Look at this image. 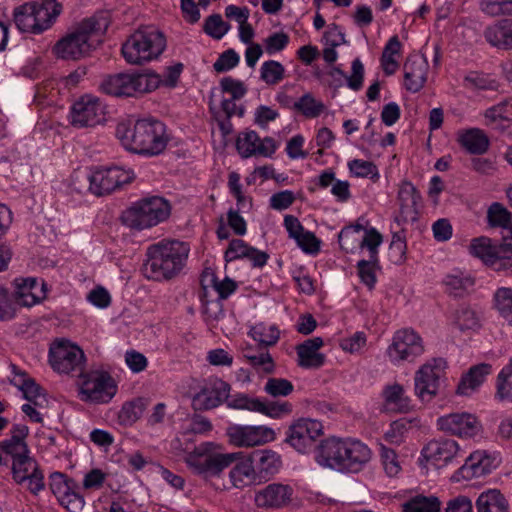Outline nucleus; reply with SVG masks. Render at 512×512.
Returning <instances> with one entry per match:
<instances>
[{"instance_id":"nucleus-26","label":"nucleus","mask_w":512,"mask_h":512,"mask_svg":"<svg viewBox=\"0 0 512 512\" xmlns=\"http://www.w3.org/2000/svg\"><path fill=\"white\" fill-rule=\"evenodd\" d=\"M420 196L410 182H402L398 189L399 213L395 217L398 225L417 220V202Z\"/></svg>"},{"instance_id":"nucleus-4","label":"nucleus","mask_w":512,"mask_h":512,"mask_svg":"<svg viewBox=\"0 0 512 512\" xmlns=\"http://www.w3.org/2000/svg\"><path fill=\"white\" fill-rule=\"evenodd\" d=\"M166 48V38L157 28L141 27L122 45L124 59L132 65H142L157 59Z\"/></svg>"},{"instance_id":"nucleus-2","label":"nucleus","mask_w":512,"mask_h":512,"mask_svg":"<svg viewBox=\"0 0 512 512\" xmlns=\"http://www.w3.org/2000/svg\"><path fill=\"white\" fill-rule=\"evenodd\" d=\"M190 252L185 242L161 241L148 247L143 265L144 275L151 280H170L184 268Z\"/></svg>"},{"instance_id":"nucleus-23","label":"nucleus","mask_w":512,"mask_h":512,"mask_svg":"<svg viewBox=\"0 0 512 512\" xmlns=\"http://www.w3.org/2000/svg\"><path fill=\"white\" fill-rule=\"evenodd\" d=\"M345 439L329 437L320 442L316 449V462L327 468L343 472Z\"/></svg>"},{"instance_id":"nucleus-40","label":"nucleus","mask_w":512,"mask_h":512,"mask_svg":"<svg viewBox=\"0 0 512 512\" xmlns=\"http://www.w3.org/2000/svg\"><path fill=\"white\" fill-rule=\"evenodd\" d=\"M495 398L499 402H512V359L497 376Z\"/></svg>"},{"instance_id":"nucleus-17","label":"nucleus","mask_w":512,"mask_h":512,"mask_svg":"<svg viewBox=\"0 0 512 512\" xmlns=\"http://www.w3.org/2000/svg\"><path fill=\"white\" fill-rule=\"evenodd\" d=\"M229 441L237 447L265 445L276 439V432L266 425H233L227 429Z\"/></svg>"},{"instance_id":"nucleus-36","label":"nucleus","mask_w":512,"mask_h":512,"mask_svg":"<svg viewBox=\"0 0 512 512\" xmlns=\"http://www.w3.org/2000/svg\"><path fill=\"white\" fill-rule=\"evenodd\" d=\"M402 44L397 35L392 36L386 43L381 55V67L387 76L393 75L399 63L396 56L401 54Z\"/></svg>"},{"instance_id":"nucleus-21","label":"nucleus","mask_w":512,"mask_h":512,"mask_svg":"<svg viewBox=\"0 0 512 512\" xmlns=\"http://www.w3.org/2000/svg\"><path fill=\"white\" fill-rule=\"evenodd\" d=\"M14 303L22 307H32L46 297L45 283L37 278H16L13 281Z\"/></svg>"},{"instance_id":"nucleus-64","label":"nucleus","mask_w":512,"mask_h":512,"mask_svg":"<svg viewBox=\"0 0 512 512\" xmlns=\"http://www.w3.org/2000/svg\"><path fill=\"white\" fill-rule=\"evenodd\" d=\"M73 486H76L75 482L68 479L63 473L54 472L50 475V489L57 499L70 491Z\"/></svg>"},{"instance_id":"nucleus-11","label":"nucleus","mask_w":512,"mask_h":512,"mask_svg":"<svg viewBox=\"0 0 512 512\" xmlns=\"http://www.w3.org/2000/svg\"><path fill=\"white\" fill-rule=\"evenodd\" d=\"M116 137L126 150L147 156L162 153L169 141L165 130H116Z\"/></svg>"},{"instance_id":"nucleus-8","label":"nucleus","mask_w":512,"mask_h":512,"mask_svg":"<svg viewBox=\"0 0 512 512\" xmlns=\"http://www.w3.org/2000/svg\"><path fill=\"white\" fill-rule=\"evenodd\" d=\"M78 397L83 402L106 404L117 392L113 377L103 370L83 372L77 382Z\"/></svg>"},{"instance_id":"nucleus-51","label":"nucleus","mask_w":512,"mask_h":512,"mask_svg":"<svg viewBox=\"0 0 512 512\" xmlns=\"http://www.w3.org/2000/svg\"><path fill=\"white\" fill-rule=\"evenodd\" d=\"M226 404L231 409L248 410L258 413L260 398L252 397L245 393H236L227 396Z\"/></svg>"},{"instance_id":"nucleus-55","label":"nucleus","mask_w":512,"mask_h":512,"mask_svg":"<svg viewBox=\"0 0 512 512\" xmlns=\"http://www.w3.org/2000/svg\"><path fill=\"white\" fill-rule=\"evenodd\" d=\"M350 172L356 177H367L377 181L380 177L377 166L366 160L354 159L348 164Z\"/></svg>"},{"instance_id":"nucleus-14","label":"nucleus","mask_w":512,"mask_h":512,"mask_svg":"<svg viewBox=\"0 0 512 512\" xmlns=\"http://www.w3.org/2000/svg\"><path fill=\"white\" fill-rule=\"evenodd\" d=\"M235 460L234 454L210 453L205 445H200L189 453L185 462L194 473L204 477L219 475Z\"/></svg>"},{"instance_id":"nucleus-38","label":"nucleus","mask_w":512,"mask_h":512,"mask_svg":"<svg viewBox=\"0 0 512 512\" xmlns=\"http://www.w3.org/2000/svg\"><path fill=\"white\" fill-rule=\"evenodd\" d=\"M446 290L454 296H462L474 285V279L460 270H454L443 279Z\"/></svg>"},{"instance_id":"nucleus-22","label":"nucleus","mask_w":512,"mask_h":512,"mask_svg":"<svg viewBox=\"0 0 512 512\" xmlns=\"http://www.w3.org/2000/svg\"><path fill=\"white\" fill-rule=\"evenodd\" d=\"M236 148L243 158H249L253 155L271 157L276 150V144L272 138L260 139L254 130H250L238 135Z\"/></svg>"},{"instance_id":"nucleus-35","label":"nucleus","mask_w":512,"mask_h":512,"mask_svg":"<svg viewBox=\"0 0 512 512\" xmlns=\"http://www.w3.org/2000/svg\"><path fill=\"white\" fill-rule=\"evenodd\" d=\"M458 142L471 154H483L489 148V139L482 130H463L458 135Z\"/></svg>"},{"instance_id":"nucleus-58","label":"nucleus","mask_w":512,"mask_h":512,"mask_svg":"<svg viewBox=\"0 0 512 512\" xmlns=\"http://www.w3.org/2000/svg\"><path fill=\"white\" fill-rule=\"evenodd\" d=\"M377 264L378 259L374 260L372 258H369V260H360L357 263L358 275L361 282L370 290L374 288L377 281L375 274Z\"/></svg>"},{"instance_id":"nucleus-19","label":"nucleus","mask_w":512,"mask_h":512,"mask_svg":"<svg viewBox=\"0 0 512 512\" xmlns=\"http://www.w3.org/2000/svg\"><path fill=\"white\" fill-rule=\"evenodd\" d=\"M72 124L86 128L104 125L106 111L99 99L85 95L76 101L71 110Z\"/></svg>"},{"instance_id":"nucleus-33","label":"nucleus","mask_w":512,"mask_h":512,"mask_svg":"<svg viewBox=\"0 0 512 512\" xmlns=\"http://www.w3.org/2000/svg\"><path fill=\"white\" fill-rule=\"evenodd\" d=\"M251 464L260 474L272 475L276 473L282 462L280 455L270 449L254 451L251 455Z\"/></svg>"},{"instance_id":"nucleus-7","label":"nucleus","mask_w":512,"mask_h":512,"mask_svg":"<svg viewBox=\"0 0 512 512\" xmlns=\"http://www.w3.org/2000/svg\"><path fill=\"white\" fill-rule=\"evenodd\" d=\"M62 12L60 3H25L14 10V22L21 32L40 34L52 26Z\"/></svg>"},{"instance_id":"nucleus-45","label":"nucleus","mask_w":512,"mask_h":512,"mask_svg":"<svg viewBox=\"0 0 512 512\" xmlns=\"http://www.w3.org/2000/svg\"><path fill=\"white\" fill-rule=\"evenodd\" d=\"M293 412V405L288 401H265L260 399L258 413L271 419L279 420Z\"/></svg>"},{"instance_id":"nucleus-56","label":"nucleus","mask_w":512,"mask_h":512,"mask_svg":"<svg viewBox=\"0 0 512 512\" xmlns=\"http://www.w3.org/2000/svg\"><path fill=\"white\" fill-rule=\"evenodd\" d=\"M464 85L469 89L479 90H494L497 88V83L490 76L472 71L464 78Z\"/></svg>"},{"instance_id":"nucleus-20","label":"nucleus","mask_w":512,"mask_h":512,"mask_svg":"<svg viewBox=\"0 0 512 512\" xmlns=\"http://www.w3.org/2000/svg\"><path fill=\"white\" fill-rule=\"evenodd\" d=\"M230 389V385L221 379L209 380L193 397V406L198 410L216 408L226 402Z\"/></svg>"},{"instance_id":"nucleus-63","label":"nucleus","mask_w":512,"mask_h":512,"mask_svg":"<svg viewBox=\"0 0 512 512\" xmlns=\"http://www.w3.org/2000/svg\"><path fill=\"white\" fill-rule=\"evenodd\" d=\"M382 241V235L375 228H370L365 230L364 236H361V248L366 247L370 258L376 260L378 259V247Z\"/></svg>"},{"instance_id":"nucleus-25","label":"nucleus","mask_w":512,"mask_h":512,"mask_svg":"<svg viewBox=\"0 0 512 512\" xmlns=\"http://www.w3.org/2000/svg\"><path fill=\"white\" fill-rule=\"evenodd\" d=\"M403 69L405 88L413 93L422 89L429 69L427 59L423 55H411L406 59Z\"/></svg>"},{"instance_id":"nucleus-5","label":"nucleus","mask_w":512,"mask_h":512,"mask_svg":"<svg viewBox=\"0 0 512 512\" xmlns=\"http://www.w3.org/2000/svg\"><path fill=\"white\" fill-rule=\"evenodd\" d=\"M170 205L162 197L153 196L141 199L122 214L124 225L135 230H144L158 225L170 215Z\"/></svg>"},{"instance_id":"nucleus-44","label":"nucleus","mask_w":512,"mask_h":512,"mask_svg":"<svg viewBox=\"0 0 512 512\" xmlns=\"http://www.w3.org/2000/svg\"><path fill=\"white\" fill-rule=\"evenodd\" d=\"M249 334L255 341L264 346H273L280 338V330L274 324H256L250 329Z\"/></svg>"},{"instance_id":"nucleus-1","label":"nucleus","mask_w":512,"mask_h":512,"mask_svg":"<svg viewBox=\"0 0 512 512\" xmlns=\"http://www.w3.org/2000/svg\"><path fill=\"white\" fill-rule=\"evenodd\" d=\"M422 456L435 465L460 463L458 473L462 478H480L490 473L493 468L491 458L485 451H476L466 457V452L452 439L432 440L423 449Z\"/></svg>"},{"instance_id":"nucleus-61","label":"nucleus","mask_w":512,"mask_h":512,"mask_svg":"<svg viewBox=\"0 0 512 512\" xmlns=\"http://www.w3.org/2000/svg\"><path fill=\"white\" fill-rule=\"evenodd\" d=\"M294 106L306 117H317L324 109L323 104L313 98L310 94L303 95L297 102H295Z\"/></svg>"},{"instance_id":"nucleus-28","label":"nucleus","mask_w":512,"mask_h":512,"mask_svg":"<svg viewBox=\"0 0 512 512\" xmlns=\"http://www.w3.org/2000/svg\"><path fill=\"white\" fill-rule=\"evenodd\" d=\"M224 257L227 262L237 259H247L251 262L253 267L257 268H262L269 259V255L266 252L249 246L241 239H233L230 241Z\"/></svg>"},{"instance_id":"nucleus-50","label":"nucleus","mask_w":512,"mask_h":512,"mask_svg":"<svg viewBox=\"0 0 512 512\" xmlns=\"http://www.w3.org/2000/svg\"><path fill=\"white\" fill-rule=\"evenodd\" d=\"M254 468L248 462L236 464L229 472L232 485L236 488H243L253 480Z\"/></svg>"},{"instance_id":"nucleus-48","label":"nucleus","mask_w":512,"mask_h":512,"mask_svg":"<svg viewBox=\"0 0 512 512\" xmlns=\"http://www.w3.org/2000/svg\"><path fill=\"white\" fill-rule=\"evenodd\" d=\"M494 305L499 315L512 326V288H498L494 294Z\"/></svg>"},{"instance_id":"nucleus-6","label":"nucleus","mask_w":512,"mask_h":512,"mask_svg":"<svg viewBox=\"0 0 512 512\" xmlns=\"http://www.w3.org/2000/svg\"><path fill=\"white\" fill-rule=\"evenodd\" d=\"M10 438L0 442L1 451L10 457L12 462L13 478L18 483H23L28 469L34 467V458L30 455V449L26 438L29 428L24 424H14L10 431Z\"/></svg>"},{"instance_id":"nucleus-60","label":"nucleus","mask_w":512,"mask_h":512,"mask_svg":"<svg viewBox=\"0 0 512 512\" xmlns=\"http://www.w3.org/2000/svg\"><path fill=\"white\" fill-rule=\"evenodd\" d=\"M230 29V25L223 21L221 15L209 16L204 24V31L214 39H221Z\"/></svg>"},{"instance_id":"nucleus-37","label":"nucleus","mask_w":512,"mask_h":512,"mask_svg":"<svg viewBox=\"0 0 512 512\" xmlns=\"http://www.w3.org/2000/svg\"><path fill=\"white\" fill-rule=\"evenodd\" d=\"M243 357L258 373L270 374L275 370V363L268 351H256L251 347L242 349Z\"/></svg>"},{"instance_id":"nucleus-10","label":"nucleus","mask_w":512,"mask_h":512,"mask_svg":"<svg viewBox=\"0 0 512 512\" xmlns=\"http://www.w3.org/2000/svg\"><path fill=\"white\" fill-rule=\"evenodd\" d=\"M160 79L156 75L142 73H118L109 75L101 83V89L113 96H134L150 92L158 87Z\"/></svg>"},{"instance_id":"nucleus-49","label":"nucleus","mask_w":512,"mask_h":512,"mask_svg":"<svg viewBox=\"0 0 512 512\" xmlns=\"http://www.w3.org/2000/svg\"><path fill=\"white\" fill-rule=\"evenodd\" d=\"M285 77L284 66L275 60H268L262 63L260 68V79L267 85H275Z\"/></svg>"},{"instance_id":"nucleus-15","label":"nucleus","mask_w":512,"mask_h":512,"mask_svg":"<svg viewBox=\"0 0 512 512\" xmlns=\"http://www.w3.org/2000/svg\"><path fill=\"white\" fill-rule=\"evenodd\" d=\"M323 434L320 421L299 418L291 423L287 431L286 443L302 454L309 453L317 439Z\"/></svg>"},{"instance_id":"nucleus-29","label":"nucleus","mask_w":512,"mask_h":512,"mask_svg":"<svg viewBox=\"0 0 512 512\" xmlns=\"http://www.w3.org/2000/svg\"><path fill=\"white\" fill-rule=\"evenodd\" d=\"M324 342L321 337L305 340L296 347L297 363L305 369L320 368L325 362V355L319 352Z\"/></svg>"},{"instance_id":"nucleus-62","label":"nucleus","mask_w":512,"mask_h":512,"mask_svg":"<svg viewBox=\"0 0 512 512\" xmlns=\"http://www.w3.org/2000/svg\"><path fill=\"white\" fill-rule=\"evenodd\" d=\"M58 501L69 512H82L85 506L84 497L76 491L75 486L70 488V491L61 496Z\"/></svg>"},{"instance_id":"nucleus-41","label":"nucleus","mask_w":512,"mask_h":512,"mask_svg":"<svg viewBox=\"0 0 512 512\" xmlns=\"http://www.w3.org/2000/svg\"><path fill=\"white\" fill-rule=\"evenodd\" d=\"M499 249L500 246L493 245L491 239L484 236L474 238L469 246L470 253L481 259L486 265L495 259L494 257Z\"/></svg>"},{"instance_id":"nucleus-31","label":"nucleus","mask_w":512,"mask_h":512,"mask_svg":"<svg viewBox=\"0 0 512 512\" xmlns=\"http://www.w3.org/2000/svg\"><path fill=\"white\" fill-rule=\"evenodd\" d=\"M484 38L493 47L512 50V20H501L488 26Z\"/></svg>"},{"instance_id":"nucleus-30","label":"nucleus","mask_w":512,"mask_h":512,"mask_svg":"<svg viewBox=\"0 0 512 512\" xmlns=\"http://www.w3.org/2000/svg\"><path fill=\"white\" fill-rule=\"evenodd\" d=\"M491 372L492 366L487 363L472 366L467 373L462 376L457 386V394L462 396L471 395L485 382Z\"/></svg>"},{"instance_id":"nucleus-46","label":"nucleus","mask_w":512,"mask_h":512,"mask_svg":"<svg viewBox=\"0 0 512 512\" xmlns=\"http://www.w3.org/2000/svg\"><path fill=\"white\" fill-rule=\"evenodd\" d=\"M363 230L364 228L360 224L343 228L338 235V241L342 250L347 253H353L358 247H361V232Z\"/></svg>"},{"instance_id":"nucleus-47","label":"nucleus","mask_w":512,"mask_h":512,"mask_svg":"<svg viewBox=\"0 0 512 512\" xmlns=\"http://www.w3.org/2000/svg\"><path fill=\"white\" fill-rule=\"evenodd\" d=\"M145 405L142 399H134L125 402L118 413V420L121 425L131 426L142 416Z\"/></svg>"},{"instance_id":"nucleus-24","label":"nucleus","mask_w":512,"mask_h":512,"mask_svg":"<svg viewBox=\"0 0 512 512\" xmlns=\"http://www.w3.org/2000/svg\"><path fill=\"white\" fill-rule=\"evenodd\" d=\"M293 488L288 484L271 483L255 493L254 501L259 508H282L290 503Z\"/></svg>"},{"instance_id":"nucleus-57","label":"nucleus","mask_w":512,"mask_h":512,"mask_svg":"<svg viewBox=\"0 0 512 512\" xmlns=\"http://www.w3.org/2000/svg\"><path fill=\"white\" fill-rule=\"evenodd\" d=\"M294 390V385L291 381L284 378H269L264 386V391L274 397H286Z\"/></svg>"},{"instance_id":"nucleus-53","label":"nucleus","mask_w":512,"mask_h":512,"mask_svg":"<svg viewBox=\"0 0 512 512\" xmlns=\"http://www.w3.org/2000/svg\"><path fill=\"white\" fill-rule=\"evenodd\" d=\"M488 223L492 227L506 228L512 221V214L500 203H493L487 211Z\"/></svg>"},{"instance_id":"nucleus-18","label":"nucleus","mask_w":512,"mask_h":512,"mask_svg":"<svg viewBox=\"0 0 512 512\" xmlns=\"http://www.w3.org/2000/svg\"><path fill=\"white\" fill-rule=\"evenodd\" d=\"M437 427L445 434L460 438L474 437L482 429L478 418L468 412H455L443 415L437 419Z\"/></svg>"},{"instance_id":"nucleus-16","label":"nucleus","mask_w":512,"mask_h":512,"mask_svg":"<svg viewBox=\"0 0 512 512\" xmlns=\"http://www.w3.org/2000/svg\"><path fill=\"white\" fill-rule=\"evenodd\" d=\"M89 190L96 196H104L121 188L134 179V173L121 167L101 168L88 177Z\"/></svg>"},{"instance_id":"nucleus-13","label":"nucleus","mask_w":512,"mask_h":512,"mask_svg":"<svg viewBox=\"0 0 512 512\" xmlns=\"http://www.w3.org/2000/svg\"><path fill=\"white\" fill-rule=\"evenodd\" d=\"M49 363L60 374L83 373L85 365L84 352L69 341H58L49 350Z\"/></svg>"},{"instance_id":"nucleus-54","label":"nucleus","mask_w":512,"mask_h":512,"mask_svg":"<svg viewBox=\"0 0 512 512\" xmlns=\"http://www.w3.org/2000/svg\"><path fill=\"white\" fill-rule=\"evenodd\" d=\"M454 322L462 331L476 330L481 325L478 314L468 307H462L456 312Z\"/></svg>"},{"instance_id":"nucleus-39","label":"nucleus","mask_w":512,"mask_h":512,"mask_svg":"<svg viewBox=\"0 0 512 512\" xmlns=\"http://www.w3.org/2000/svg\"><path fill=\"white\" fill-rule=\"evenodd\" d=\"M441 502L436 496L422 494L411 497L402 504V512H440Z\"/></svg>"},{"instance_id":"nucleus-52","label":"nucleus","mask_w":512,"mask_h":512,"mask_svg":"<svg viewBox=\"0 0 512 512\" xmlns=\"http://www.w3.org/2000/svg\"><path fill=\"white\" fill-rule=\"evenodd\" d=\"M480 10L491 17L512 15V0H481Z\"/></svg>"},{"instance_id":"nucleus-3","label":"nucleus","mask_w":512,"mask_h":512,"mask_svg":"<svg viewBox=\"0 0 512 512\" xmlns=\"http://www.w3.org/2000/svg\"><path fill=\"white\" fill-rule=\"evenodd\" d=\"M107 26L105 19L95 17L85 19L74 30L58 40L52 51L57 58L63 60L84 58L96 48Z\"/></svg>"},{"instance_id":"nucleus-12","label":"nucleus","mask_w":512,"mask_h":512,"mask_svg":"<svg viewBox=\"0 0 512 512\" xmlns=\"http://www.w3.org/2000/svg\"><path fill=\"white\" fill-rule=\"evenodd\" d=\"M423 353V339L410 328L396 331L386 351L389 361L394 365H400L405 361L413 362Z\"/></svg>"},{"instance_id":"nucleus-59","label":"nucleus","mask_w":512,"mask_h":512,"mask_svg":"<svg viewBox=\"0 0 512 512\" xmlns=\"http://www.w3.org/2000/svg\"><path fill=\"white\" fill-rule=\"evenodd\" d=\"M17 308L9 290L0 285V321H11L16 317Z\"/></svg>"},{"instance_id":"nucleus-32","label":"nucleus","mask_w":512,"mask_h":512,"mask_svg":"<svg viewBox=\"0 0 512 512\" xmlns=\"http://www.w3.org/2000/svg\"><path fill=\"white\" fill-rule=\"evenodd\" d=\"M382 396L387 411L404 413L411 408V399L399 383L387 385L382 391Z\"/></svg>"},{"instance_id":"nucleus-42","label":"nucleus","mask_w":512,"mask_h":512,"mask_svg":"<svg viewBox=\"0 0 512 512\" xmlns=\"http://www.w3.org/2000/svg\"><path fill=\"white\" fill-rule=\"evenodd\" d=\"M484 117L486 125L510 122L512 120V98L505 99L488 108Z\"/></svg>"},{"instance_id":"nucleus-27","label":"nucleus","mask_w":512,"mask_h":512,"mask_svg":"<svg viewBox=\"0 0 512 512\" xmlns=\"http://www.w3.org/2000/svg\"><path fill=\"white\" fill-rule=\"evenodd\" d=\"M343 472H359L371 459L370 448L359 440L345 439Z\"/></svg>"},{"instance_id":"nucleus-34","label":"nucleus","mask_w":512,"mask_h":512,"mask_svg":"<svg viewBox=\"0 0 512 512\" xmlns=\"http://www.w3.org/2000/svg\"><path fill=\"white\" fill-rule=\"evenodd\" d=\"M477 512H509L508 502L496 489L482 492L476 500Z\"/></svg>"},{"instance_id":"nucleus-9","label":"nucleus","mask_w":512,"mask_h":512,"mask_svg":"<svg viewBox=\"0 0 512 512\" xmlns=\"http://www.w3.org/2000/svg\"><path fill=\"white\" fill-rule=\"evenodd\" d=\"M446 368V360L438 357L427 360L415 372L414 393L422 402H430L440 393Z\"/></svg>"},{"instance_id":"nucleus-43","label":"nucleus","mask_w":512,"mask_h":512,"mask_svg":"<svg viewBox=\"0 0 512 512\" xmlns=\"http://www.w3.org/2000/svg\"><path fill=\"white\" fill-rule=\"evenodd\" d=\"M335 74L340 75L341 77H344L346 79V85L349 89L353 91H359L363 87L364 82V65L361 62L359 58H355L351 63V74L346 75L343 70H341L338 67H334L331 75L334 76Z\"/></svg>"}]
</instances>
